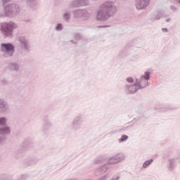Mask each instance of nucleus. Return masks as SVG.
Returning <instances> with one entry per match:
<instances>
[{"instance_id":"1","label":"nucleus","mask_w":180,"mask_h":180,"mask_svg":"<svg viewBox=\"0 0 180 180\" xmlns=\"http://www.w3.org/2000/svg\"><path fill=\"white\" fill-rule=\"evenodd\" d=\"M117 13V7L115 2L107 1L103 3L98 8L97 11V20L101 22H106L110 18H112Z\"/></svg>"},{"instance_id":"2","label":"nucleus","mask_w":180,"mask_h":180,"mask_svg":"<svg viewBox=\"0 0 180 180\" xmlns=\"http://www.w3.org/2000/svg\"><path fill=\"white\" fill-rule=\"evenodd\" d=\"M124 154L118 153L112 157L106 158L105 159L103 158H98L97 159L95 160L94 164H101V162H103V161L105 160L109 165H116V164H119V162L124 161Z\"/></svg>"},{"instance_id":"3","label":"nucleus","mask_w":180,"mask_h":180,"mask_svg":"<svg viewBox=\"0 0 180 180\" xmlns=\"http://www.w3.org/2000/svg\"><path fill=\"white\" fill-rule=\"evenodd\" d=\"M16 27H18V25H16L15 22H4L0 23V30L6 37H12V36H13V30H15Z\"/></svg>"},{"instance_id":"4","label":"nucleus","mask_w":180,"mask_h":180,"mask_svg":"<svg viewBox=\"0 0 180 180\" xmlns=\"http://www.w3.org/2000/svg\"><path fill=\"white\" fill-rule=\"evenodd\" d=\"M1 51L3 53V57L5 58L13 57L15 46L12 43H3L1 44Z\"/></svg>"},{"instance_id":"5","label":"nucleus","mask_w":180,"mask_h":180,"mask_svg":"<svg viewBox=\"0 0 180 180\" xmlns=\"http://www.w3.org/2000/svg\"><path fill=\"white\" fill-rule=\"evenodd\" d=\"M82 123H84V115L79 113L77 115L75 116L71 121V130L73 131H78V130H81Z\"/></svg>"},{"instance_id":"6","label":"nucleus","mask_w":180,"mask_h":180,"mask_svg":"<svg viewBox=\"0 0 180 180\" xmlns=\"http://www.w3.org/2000/svg\"><path fill=\"white\" fill-rule=\"evenodd\" d=\"M20 11V9L18 4H13L4 5V13L8 18H13V16H16Z\"/></svg>"},{"instance_id":"7","label":"nucleus","mask_w":180,"mask_h":180,"mask_svg":"<svg viewBox=\"0 0 180 180\" xmlns=\"http://www.w3.org/2000/svg\"><path fill=\"white\" fill-rule=\"evenodd\" d=\"M73 16L76 19H84V20H89L91 18V13L88 8H78L73 11Z\"/></svg>"},{"instance_id":"8","label":"nucleus","mask_w":180,"mask_h":180,"mask_svg":"<svg viewBox=\"0 0 180 180\" xmlns=\"http://www.w3.org/2000/svg\"><path fill=\"white\" fill-rule=\"evenodd\" d=\"M89 0H72L68 5L70 8H82V6H88Z\"/></svg>"},{"instance_id":"9","label":"nucleus","mask_w":180,"mask_h":180,"mask_svg":"<svg viewBox=\"0 0 180 180\" xmlns=\"http://www.w3.org/2000/svg\"><path fill=\"white\" fill-rule=\"evenodd\" d=\"M20 46L24 51H29L30 50V41L26 36H20L19 37Z\"/></svg>"},{"instance_id":"10","label":"nucleus","mask_w":180,"mask_h":180,"mask_svg":"<svg viewBox=\"0 0 180 180\" xmlns=\"http://www.w3.org/2000/svg\"><path fill=\"white\" fill-rule=\"evenodd\" d=\"M11 111V106L8 101L4 98H0V113L2 115H8Z\"/></svg>"},{"instance_id":"11","label":"nucleus","mask_w":180,"mask_h":180,"mask_svg":"<svg viewBox=\"0 0 180 180\" xmlns=\"http://www.w3.org/2000/svg\"><path fill=\"white\" fill-rule=\"evenodd\" d=\"M11 131V128L8 126H4L0 128V143H4L6 140V136H9Z\"/></svg>"},{"instance_id":"12","label":"nucleus","mask_w":180,"mask_h":180,"mask_svg":"<svg viewBox=\"0 0 180 180\" xmlns=\"http://www.w3.org/2000/svg\"><path fill=\"white\" fill-rule=\"evenodd\" d=\"M124 91L127 95H134L139 92V87H137L136 82L134 84H126Z\"/></svg>"},{"instance_id":"13","label":"nucleus","mask_w":180,"mask_h":180,"mask_svg":"<svg viewBox=\"0 0 180 180\" xmlns=\"http://www.w3.org/2000/svg\"><path fill=\"white\" fill-rule=\"evenodd\" d=\"M53 127V122L48 116H45L43 120L42 131H47Z\"/></svg>"},{"instance_id":"14","label":"nucleus","mask_w":180,"mask_h":180,"mask_svg":"<svg viewBox=\"0 0 180 180\" xmlns=\"http://www.w3.org/2000/svg\"><path fill=\"white\" fill-rule=\"evenodd\" d=\"M39 158L37 157H32L24 161V165L25 167H34L37 164H39Z\"/></svg>"},{"instance_id":"15","label":"nucleus","mask_w":180,"mask_h":180,"mask_svg":"<svg viewBox=\"0 0 180 180\" xmlns=\"http://www.w3.org/2000/svg\"><path fill=\"white\" fill-rule=\"evenodd\" d=\"M135 84L136 86L138 87V89H144L148 86L149 83L148 80H146L143 79H136Z\"/></svg>"},{"instance_id":"16","label":"nucleus","mask_w":180,"mask_h":180,"mask_svg":"<svg viewBox=\"0 0 180 180\" xmlns=\"http://www.w3.org/2000/svg\"><path fill=\"white\" fill-rule=\"evenodd\" d=\"M150 4V0H136V9L142 10L146 9Z\"/></svg>"},{"instance_id":"17","label":"nucleus","mask_w":180,"mask_h":180,"mask_svg":"<svg viewBox=\"0 0 180 180\" xmlns=\"http://www.w3.org/2000/svg\"><path fill=\"white\" fill-rule=\"evenodd\" d=\"M110 168V167L108 163L104 164L95 169V174L96 175H102V174H105Z\"/></svg>"},{"instance_id":"18","label":"nucleus","mask_w":180,"mask_h":180,"mask_svg":"<svg viewBox=\"0 0 180 180\" xmlns=\"http://www.w3.org/2000/svg\"><path fill=\"white\" fill-rule=\"evenodd\" d=\"M7 68L9 71L18 72H19V70H20V65L18 63L12 62L8 65Z\"/></svg>"},{"instance_id":"19","label":"nucleus","mask_w":180,"mask_h":180,"mask_svg":"<svg viewBox=\"0 0 180 180\" xmlns=\"http://www.w3.org/2000/svg\"><path fill=\"white\" fill-rule=\"evenodd\" d=\"M168 164H169V171H174V168H175V159L174 158L169 159Z\"/></svg>"},{"instance_id":"20","label":"nucleus","mask_w":180,"mask_h":180,"mask_svg":"<svg viewBox=\"0 0 180 180\" xmlns=\"http://www.w3.org/2000/svg\"><path fill=\"white\" fill-rule=\"evenodd\" d=\"M151 77V73L148 71H146L144 75H142L140 77L141 79H145L146 81H150Z\"/></svg>"},{"instance_id":"21","label":"nucleus","mask_w":180,"mask_h":180,"mask_svg":"<svg viewBox=\"0 0 180 180\" xmlns=\"http://www.w3.org/2000/svg\"><path fill=\"white\" fill-rule=\"evenodd\" d=\"M153 162H154V159H150L149 160H146L143 164V168H144L145 169H147V168H148V167H150L151 164H153Z\"/></svg>"},{"instance_id":"22","label":"nucleus","mask_w":180,"mask_h":180,"mask_svg":"<svg viewBox=\"0 0 180 180\" xmlns=\"http://www.w3.org/2000/svg\"><path fill=\"white\" fill-rule=\"evenodd\" d=\"M170 110H173L172 108H171V105H164L158 109L159 112H169Z\"/></svg>"},{"instance_id":"23","label":"nucleus","mask_w":180,"mask_h":180,"mask_svg":"<svg viewBox=\"0 0 180 180\" xmlns=\"http://www.w3.org/2000/svg\"><path fill=\"white\" fill-rule=\"evenodd\" d=\"M63 18L65 22H70V20L71 19V13L66 12L63 13Z\"/></svg>"},{"instance_id":"24","label":"nucleus","mask_w":180,"mask_h":180,"mask_svg":"<svg viewBox=\"0 0 180 180\" xmlns=\"http://www.w3.org/2000/svg\"><path fill=\"white\" fill-rule=\"evenodd\" d=\"M6 122H8V120L5 117H0V126H5L6 124Z\"/></svg>"},{"instance_id":"25","label":"nucleus","mask_w":180,"mask_h":180,"mask_svg":"<svg viewBox=\"0 0 180 180\" xmlns=\"http://www.w3.org/2000/svg\"><path fill=\"white\" fill-rule=\"evenodd\" d=\"M129 136L124 134L121 136L120 139H118L119 143H124V141H126L128 140Z\"/></svg>"},{"instance_id":"26","label":"nucleus","mask_w":180,"mask_h":180,"mask_svg":"<svg viewBox=\"0 0 180 180\" xmlns=\"http://www.w3.org/2000/svg\"><path fill=\"white\" fill-rule=\"evenodd\" d=\"M63 29H64V26H63V24L61 23H58L55 27V30H56V32H61Z\"/></svg>"},{"instance_id":"27","label":"nucleus","mask_w":180,"mask_h":180,"mask_svg":"<svg viewBox=\"0 0 180 180\" xmlns=\"http://www.w3.org/2000/svg\"><path fill=\"white\" fill-rule=\"evenodd\" d=\"M164 13H159L158 14H156L155 15V18H154V20H160V19H161L162 17H164Z\"/></svg>"},{"instance_id":"28","label":"nucleus","mask_w":180,"mask_h":180,"mask_svg":"<svg viewBox=\"0 0 180 180\" xmlns=\"http://www.w3.org/2000/svg\"><path fill=\"white\" fill-rule=\"evenodd\" d=\"M126 81L127 82H129V84H134V78L131 77H127Z\"/></svg>"},{"instance_id":"29","label":"nucleus","mask_w":180,"mask_h":180,"mask_svg":"<svg viewBox=\"0 0 180 180\" xmlns=\"http://www.w3.org/2000/svg\"><path fill=\"white\" fill-rule=\"evenodd\" d=\"M127 53V48H123L120 51V56H123L124 54H126Z\"/></svg>"},{"instance_id":"30","label":"nucleus","mask_w":180,"mask_h":180,"mask_svg":"<svg viewBox=\"0 0 180 180\" xmlns=\"http://www.w3.org/2000/svg\"><path fill=\"white\" fill-rule=\"evenodd\" d=\"M24 143L27 147H29L30 144H32L33 142L32 140H27Z\"/></svg>"},{"instance_id":"31","label":"nucleus","mask_w":180,"mask_h":180,"mask_svg":"<svg viewBox=\"0 0 180 180\" xmlns=\"http://www.w3.org/2000/svg\"><path fill=\"white\" fill-rule=\"evenodd\" d=\"M170 10L172 11L173 12H176V11H178V7L172 5L170 6Z\"/></svg>"},{"instance_id":"32","label":"nucleus","mask_w":180,"mask_h":180,"mask_svg":"<svg viewBox=\"0 0 180 180\" xmlns=\"http://www.w3.org/2000/svg\"><path fill=\"white\" fill-rule=\"evenodd\" d=\"M82 38V37L81 36L80 34L77 33L75 34V39H76V40H81Z\"/></svg>"},{"instance_id":"33","label":"nucleus","mask_w":180,"mask_h":180,"mask_svg":"<svg viewBox=\"0 0 180 180\" xmlns=\"http://www.w3.org/2000/svg\"><path fill=\"white\" fill-rule=\"evenodd\" d=\"M26 178H27V176L25 175V174H21L18 180H26Z\"/></svg>"},{"instance_id":"34","label":"nucleus","mask_w":180,"mask_h":180,"mask_svg":"<svg viewBox=\"0 0 180 180\" xmlns=\"http://www.w3.org/2000/svg\"><path fill=\"white\" fill-rule=\"evenodd\" d=\"M124 130H127V127H122L118 129H117V131H124Z\"/></svg>"},{"instance_id":"35","label":"nucleus","mask_w":180,"mask_h":180,"mask_svg":"<svg viewBox=\"0 0 180 180\" xmlns=\"http://www.w3.org/2000/svg\"><path fill=\"white\" fill-rule=\"evenodd\" d=\"M172 2L174 5H180V0H173Z\"/></svg>"},{"instance_id":"36","label":"nucleus","mask_w":180,"mask_h":180,"mask_svg":"<svg viewBox=\"0 0 180 180\" xmlns=\"http://www.w3.org/2000/svg\"><path fill=\"white\" fill-rule=\"evenodd\" d=\"M27 4H33V2H35L36 0H25Z\"/></svg>"},{"instance_id":"37","label":"nucleus","mask_w":180,"mask_h":180,"mask_svg":"<svg viewBox=\"0 0 180 180\" xmlns=\"http://www.w3.org/2000/svg\"><path fill=\"white\" fill-rule=\"evenodd\" d=\"M162 30L163 33H168L169 32L167 28H162Z\"/></svg>"},{"instance_id":"38","label":"nucleus","mask_w":180,"mask_h":180,"mask_svg":"<svg viewBox=\"0 0 180 180\" xmlns=\"http://www.w3.org/2000/svg\"><path fill=\"white\" fill-rule=\"evenodd\" d=\"M2 2L4 4V8H5V5H6V4H8V2H9V0H3Z\"/></svg>"},{"instance_id":"39","label":"nucleus","mask_w":180,"mask_h":180,"mask_svg":"<svg viewBox=\"0 0 180 180\" xmlns=\"http://www.w3.org/2000/svg\"><path fill=\"white\" fill-rule=\"evenodd\" d=\"M117 131H117L112 130L110 131V134H116Z\"/></svg>"},{"instance_id":"40","label":"nucleus","mask_w":180,"mask_h":180,"mask_svg":"<svg viewBox=\"0 0 180 180\" xmlns=\"http://www.w3.org/2000/svg\"><path fill=\"white\" fill-rule=\"evenodd\" d=\"M97 27H98V29H101V28H102V27H108V25L98 26Z\"/></svg>"},{"instance_id":"41","label":"nucleus","mask_w":180,"mask_h":180,"mask_svg":"<svg viewBox=\"0 0 180 180\" xmlns=\"http://www.w3.org/2000/svg\"><path fill=\"white\" fill-rule=\"evenodd\" d=\"M25 22H27V23H30V22H32V20L28 19V20H25Z\"/></svg>"},{"instance_id":"42","label":"nucleus","mask_w":180,"mask_h":180,"mask_svg":"<svg viewBox=\"0 0 180 180\" xmlns=\"http://www.w3.org/2000/svg\"><path fill=\"white\" fill-rule=\"evenodd\" d=\"M166 22H171V18H166Z\"/></svg>"},{"instance_id":"43","label":"nucleus","mask_w":180,"mask_h":180,"mask_svg":"<svg viewBox=\"0 0 180 180\" xmlns=\"http://www.w3.org/2000/svg\"><path fill=\"white\" fill-rule=\"evenodd\" d=\"M177 158H178L179 160H180V150H179V152H178V157H177Z\"/></svg>"},{"instance_id":"44","label":"nucleus","mask_w":180,"mask_h":180,"mask_svg":"<svg viewBox=\"0 0 180 180\" xmlns=\"http://www.w3.org/2000/svg\"><path fill=\"white\" fill-rule=\"evenodd\" d=\"M71 43H73V44H77V42L74 41V40H70Z\"/></svg>"},{"instance_id":"45","label":"nucleus","mask_w":180,"mask_h":180,"mask_svg":"<svg viewBox=\"0 0 180 180\" xmlns=\"http://www.w3.org/2000/svg\"><path fill=\"white\" fill-rule=\"evenodd\" d=\"M0 143H2V142H0Z\"/></svg>"}]
</instances>
